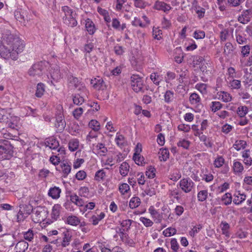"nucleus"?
Returning <instances> with one entry per match:
<instances>
[{
	"label": "nucleus",
	"mask_w": 252,
	"mask_h": 252,
	"mask_svg": "<svg viewBox=\"0 0 252 252\" xmlns=\"http://www.w3.org/2000/svg\"><path fill=\"white\" fill-rule=\"evenodd\" d=\"M25 44L19 37L9 31L3 33L0 41V56L5 60H16L24 50Z\"/></svg>",
	"instance_id": "nucleus-1"
},
{
	"label": "nucleus",
	"mask_w": 252,
	"mask_h": 252,
	"mask_svg": "<svg viewBox=\"0 0 252 252\" xmlns=\"http://www.w3.org/2000/svg\"><path fill=\"white\" fill-rule=\"evenodd\" d=\"M13 147L6 139H0V160H9L13 156Z\"/></svg>",
	"instance_id": "nucleus-2"
},
{
	"label": "nucleus",
	"mask_w": 252,
	"mask_h": 252,
	"mask_svg": "<svg viewBox=\"0 0 252 252\" xmlns=\"http://www.w3.org/2000/svg\"><path fill=\"white\" fill-rule=\"evenodd\" d=\"M46 70V63L41 61L34 63L29 69L28 73L31 76L39 77L45 73Z\"/></svg>",
	"instance_id": "nucleus-3"
},
{
	"label": "nucleus",
	"mask_w": 252,
	"mask_h": 252,
	"mask_svg": "<svg viewBox=\"0 0 252 252\" xmlns=\"http://www.w3.org/2000/svg\"><path fill=\"white\" fill-rule=\"evenodd\" d=\"M130 84L134 92L136 93L144 92L145 90L144 81L138 75L133 74L131 76Z\"/></svg>",
	"instance_id": "nucleus-4"
},
{
	"label": "nucleus",
	"mask_w": 252,
	"mask_h": 252,
	"mask_svg": "<svg viewBox=\"0 0 252 252\" xmlns=\"http://www.w3.org/2000/svg\"><path fill=\"white\" fill-rule=\"evenodd\" d=\"M179 186L186 193L190 192L194 186V183L189 178H185L180 180Z\"/></svg>",
	"instance_id": "nucleus-5"
},
{
	"label": "nucleus",
	"mask_w": 252,
	"mask_h": 252,
	"mask_svg": "<svg viewBox=\"0 0 252 252\" xmlns=\"http://www.w3.org/2000/svg\"><path fill=\"white\" fill-rule=\"evenodd\" d=\"M55 126L60 132L63 131L66 126V122L64 119V116L61 111H59L56 114V123Z\"/></svg>",
	"instance_id": "nucleus-6"
},
{
	"label": "nucleus",
	"mask_w": 252,
	"mask_h": 252,
	"mask_svg": "<svg viewBox=\"0 0 252 252\" xmlns=\"http://www.w3.org/2000/svg\"><path fill=\"white\" fill-rule=\"evenodd\" d=\"M68 81L69 84L73 85L74 88L78 90L82 91L84 93L87 91L85 86L81 83L77 78L70 75L68 76Z\"/></svg>",
	"instance_id": "nucleus-7"
},
{
	"label": "nucleus",
	"mask_w": 252,
	"mask_h": 252,
	"mask_svg": "<svg viewBox=\"0 0 252 252\" xmlns=\"http://www.w3.org/2000/svg\"><path fill=\"white\" fill-rule=\"evenodd\" d=\"M32 219L34 222H39L43 220L45 212L42 207H38L32 210Z\"/></svg>",
	"instance_id": "nucleus-8"
},
{
	"label": "nucleus",
	"mask_w": 252,
	"mask_h": 252,
	"mask_svg": "<svg viewBox=\"0 0 252 252\" xmlns=\"http://www.w3.org/2000/svg\"><path fill=\"white\" fill-rule=\"evenodd\" d=\"M77 14L75 12L68 17H63V20L64 24L68 27L73 28L77 25V21L76 19Z\"/></svg>",
	"instance_id": "nucleus-9"
},
{
	"label": "nucleus",
	"mask_w": 252,
	"mask_h": 252,
	"mask_svg": "<svg viewBox=\"0 0 252 252\" xmlns=\"http://www.w3.org/2000/svg\"><path fill=\"white\" fill-rule=\"evenodd\" d=\"M252 15V9H249L244 10L241 15L238 17V21L243 24H245L249 22L251 20Z\"/></svg>",
	"instance_id": "nucleus-10"
},
{
	"label": "nucleus",
	"mask_w": 252,
	"mask_h": 252,
	"mask_svg": "<svg viewBox=\"0 0 252 252\" xmlns=\"http://www.w3.org/2000/svg\"><path fill=\"white\" fill-rule=\"evenodd\" d=\"M91 84L94 88L98 90H104L106 89V85L103 79L100 77L94 78L91 81Z\"/></svg>",
	"instance_id": "nucleus-11"
},
{
	"label": "nucleus",
	"mask_w": 252,
	"mask_h": 252,
	"mask_svg": "<svg viewBox=\"0 0 252 252\" xmlns=\"http://www.w3.org/2000/svg\"><path fill=\"white\" fill-rule=\"evenodd\" d=\"M131 63L135 70L140 71L143 66V59L142 58H136L133 56L131 58Z\"/></svg>",
	"instance_id": "nucleus-12"
},
{
	"label": "nucleus",
	"mask_w": 252,
	"mask_h": 252,
	"mask_svg": "<svg viewBox=\"0 0 252 252\" xmlns=\"http://www.w3.org/2000/svg\"><path fill=\"white\" fill-rule=\"evenodd\" d=\"M45 146L52 150L57 149L59 146V143L58 140L53 137L47 139L45 142Z\"/></svg>",
	"instance_id": "nucleus-13"
},
{
	"label": "nucleus",
	"mask_w": 252,
	"mask_h": 252,
	"mask_svg": "<svg viewBox=\"0 0 252 252\" xmlns=\"http://www.w3.org/2000/svg\"><path fill=\"white\" fill-rule=\"evenodd\" d=\"M15 17L17 20L21 21H28L30 19V17L28 14V13L26 10H21V11H16L15 12Z\"/></svg>",
	"instance_id": "nucleus-14"
},
{
	"label": "nucleus",
	"mask_w": 252,
	"mask_h": 252,
	"mask_svg": "<svg viewBox=\"0 0 252 252\" xmlns=\"http://www.w3.org/2000/svg\"><path fill=\"white\" fill-rule=\"evenodd\" d=\"M61 192V189L59 187L55 186L50 189L48 194L53 199H57L60 197Z\"/></svg>",
	"instance_id": "nucleus-15"
},
{
	"label": "nucleus",
	"mask_w": 252,
	"mask_h": 252,
	"mask_svg": "<svg viewBox=\"0 0 252 252\" xmlns=\"http://www.w3.org/2000/svg\"><path fill=\"white\" fill-rule=\"evenodd\" d=\"M28 243L24 240H22L17 243L15 250L16 252H25L28 249Z\"/></svg>",
	"instance_id": "nucleus-16"
},
{
	"label": "nucleus",
	"mask_w": 252,
	"mask_h": 252,
	"mask_svg": "<svg viewBox=\"0 0 252 252\" xmlns=\"http://www.w3.org/2000/svg\"><path fill=\"white\" fill-rule=\"evenodd\" d=\"M93 150H96L97 154H99L101 156H105L108 151L107 148L105 146V145L101 143H98Z\"/></svg>",
	"instance_id": "nucleus-17"
},
{
	"label": "nucleus",
	"mask_w": 252,
	"mask_h": 252,
	"mask_svg": "<svg viewBox=\"0 0 252 252\" xmlns=\"http://www.w3.org/2000/svg\"><path fill=\"white\" fill-rule=\"evenodd\" d=\"M218 98L225 102H228L232 100V96L230 94L224 91L218 92L217 94Z\"/></svg>",
	"instance_id": "nucleus-18"
},
{
	"label": "nucleus",
	"mask_w": 252,
	"mask_h": 252,
	"mask_svg": "<svg viewBox=\"0 0 252 252\" xmlns=\"http://www.w3.org/2000/svg\"><path fill=\"white\" fill-rule=\"evenodd\" d=\"M250 150H246L242 152V158L244 159V162L245 165L249 166L252 165V159L250 157Z\"/></svg>",
	"instance_id": "nucleus-19"
},
{
	"label": "nucleus",
	"mask_w": 252,
	"mask_h": 252,
	"mask_svg": "<svg viewBox=\"0 0 252 252\" xmlns=\"http://www.w3.org/2000/svg\"><path fill=\"white\" fill-rule=\"evenodd\" d=\"M66 222L69 225L77 226L80 223V220L77 217L71 215L67 218Z\"/></svg>",
	"instance_id": "nucleus-20"
},
{
	"label": "nucleus",
	"mask_w": 252,
	"mask_h": 252,
	"mask_svg": "<svg viewBox=\"0 0 252 252\" xmlns=\"http://www.w3.org/2000/svg\"><path fill=\"white\" fill-rule=\"evenodd\" d=\"M169 152L166 149H160L158 152V159L160 161H165L169 158Z\"/></svg>",
	"instance_id": "nucleus-21"
},
{
	"label": "nucleus",
	"mask_w": 252,
	"mask_h": 252,
	"mask_svg": "<svg viewBox=\"0 0 252 252\" xmlns=\"http://www.w3.org/2000/svg\"><path fill=\"white\" fill-rule=\"evenodd\" d=\"M63 237L62 243V245L63 247L67 246L71 241V235L67 231H65L63 233Z\"/></svg>",
	"instance_id": "nucleus-22"
},
{
	"label": "nucleus",
	"mask_w": 252,
	"mask_h": 252,
	"mask_svg": "<svg viewBox=\"0 0 252 252\" xmlns=\"http://www.w3.org/2000/svg\"><path fill=\"white\" fill-rule=\"evenodd\" d=\"M246 141L242 140H236L233 144V147L237 151L241 149H244L247 146Z\"/></svg>",
	"instance_id": "nucleus-23"
},
{
	"label": "nucleus",
	"mask_w": 252,
	"mask_h": 252,
	"mask_svg": "<svg viewBox=\"0 0 252 252\" xmlns=\"http://www.w3.org/2000/svg\"><path fill=\"white\" fill-rule=\"evenodd\" d=\"M189 100L192 105H198L201 101V98L196 93H192L189 96Z\"/></svg>",
	"instance_id": "nucleus-24"
},
{
	"label": "nucleus",
	"mask_w": 252,
	"mask_h": 252,
	"mask_svg": "<svg viewBox=\"0 0 252 252\" xmlns=\"http://www.w3.org/2000/svg\"><path fill=\"white\" fill-rule=\"evenodd\" d=\"M51 76L52 79L54 80H58L61 78V74L58 66H56L51 71Z\"/></svg>",
	"instance_id": "nucleus-25"
},
{
	"label": "nucleus",
	"mask_w": 252,
	"mask_h": 252,
	"mask_svg": "<svg viewBox=\"0 0 252 252\" xmlns=\"http://www.w3.org/2000/svg\"><path fill=\"white\" fill-rule=\"evenodd\" d=\"M141 203L140 199L138 197H132L129 202V206L131 209L138 207Z\"/></svg>",
	"instance_id": "nucleus-26"
},
{
	"label": "nucleus",
	"mask_w": 252,
	"mask_h": 252,
	"mask_svg": "<svg viewBox=\"0 0 252 252\" xmlns=\"http://www.w3.org/2000/svg\"><path fill=\"white\" fill-rule=\"evenodd\" d=\"M129 169V165L126 162H123L120 167V173L123 176L127 175Z\"/></svg>",
	"instance_id": "nucleus-27"
},
{
	"label": "nucleus",
	"mask_w": 252,
	"mask_h": 252,
	"mask_svg": "<svg viewBox=\"0 0 252 252\" xmlns=\"http://www.w3.org/2000/svg\"><path fill=\"white\" fill-rule=\"evenodd\" d=\"M61 208V206L59 204H56L53 206L51 213L52 219L55 220H57L60 216Z\"/></svg>",
	"instance_id": "nucleus-28"
},
{
	"label": "nucleus",
	"mask_w": 252,
	"mask_h": 252,
	"mask_svg": "<svg viewBox=\"0 0 252 252\" xmlns=\"http://www.w3.org/2000/svg\"><path fill=\"white\" fill-rule=\"evenodd\" d=\"M132 158L135 163L138 165L144 166L146 163L144 157L140 154H133Z\"/></svg>",
	"instance_id": "nucleus-29"
},
{
	"label": "nucleus",
	"mask_w": 252,
	"mask_h": 252,
	"mask_svg": "<svg viewBox=\"0 0 252 252\" xmlns=\"http://www.w3.org/2000/svg\"><path fill=\"white\" fill-rule=\"evenodd\" d=\"M45 92V85L42 83L37 85L35 95L38 97H41Z\"/></svg>",
	"instance_id": "nucleus-30"
},
{
	"label": "nucleus",
	"mask_w": 252,
	"mask_h": 252,
	"mask_svg": "<svg viewBox=\"0 0 252 252\" xmlns=\"http://www.w3.org/2000/svg\"><path fill=\"white\" fill-rule=\"evenodd\" d=\"M79 145V140L77 139H73L71 140L68 143L69 149L71 151L74 152L78 148Z\"/></svg>",
	"instance_id": "nucleus-31"
},
{
	"label": "nucleus",
	"mask_w": 252,
	"mask_h": 252,
	"mask_svg": "<svg viewBox=\"0 0 252 252\" xmlns=\"http://www.w3.org/2000/svg\"><path fill=\"white\" fill-rule=\"evenodd\" d=\"M105 217V214L103 212L101 213L97 216L94 215L90 219V221L92 222V224L94 225H96L98 223V222L103 219Z\"/></svg>",
	"instance_id": "nucleus-32"
},
{
	"label": "nucleus",
	"mask_w": 252,
	"mask_h": 252,
	"mask_svg": "<svg viewBox=\"0 0 252 252\" xmlns=\"http://www.w3.org/2000/svg\"><path fill=\"white\" fill-rule=\"evenodd\" d=\"M62 170L64 174V177H66L67 175L70 172L71 166L68 164L67 162H62L60 164Z\"/></svg>",
	"instance_id": "nucleus-33"
},
{
	"label": "nucleus",
	"mask_w": 252,
	"mask_h": 252,
	"mask_svg": "<svg viewBox=\"0 0 252 252\" xmlns=\"http://www.w3.org/2000/svg\"><path fill=\"white\" fill-rule=\"evenodd\" d=\"M156 169L152 165L149 166L147 168L146 175L149 179H153L156 176Z\"/></svg>",
	"instance_id": "nucleus-34"
},
{
	"label": "nucleus",
	"mask_w": 252,
	"mask_h": 252,
	"mask_svg": "<svg viewBox=\"0 0 252 252\" xmlns=\"http://www.w3.org/2000/svg\"><path fill=\"white\" fill-rule=\"evenodd\" d=\"M208 190L206 189L199 191L197 193L198 200L200 202L205 201L208 197Z\"/></svg>",
	"instance_id": "nucleus-35"
},
{
	"label": "nucleus",
	"mask_w": 252,
	"mask_h": 252,
	"mask_svg": "<svg viewBox=\"0 0 252 252\" xmlns=\"http://www.w3.org/2000/svg\"><path fill=\"white\" fill-rule=\"evenodd\" d=\"M200 140L204 143V144L207 147L211 148L213 146V143L211 142L209 138H207V136L203 134H201L200 136H198Z\"/></svg>",
	"instance_id": "nucleus-36"
},
{
	"label": "nucleus",
	"mask_w": 252,
	"mask_h": 252,
	"mask_svg": "<svg viewBox=\"0 0 252 252\" xmlns=\"http://www.w3.org/2000/svg\"><path fill=\"white\" fill-rule=\"evenodd\" d=\"M248 112V108L246 106H239L237 110L238 115L241 118H243Z\"/></svg>",
	"instance_id": "nucleus-37"
},
{
	"label": "nucleus",
	"mask_w": 252,
	"mask_h": 252,
	"mask_svg": "<svg viewBox=\"0 0 252 252\" xmlns=\"http://www.w3.org/2000/svg\"><path fill=\"white\" fill-rule=\"evenodd\" d=\"M233 168L235 173H241L244 170L243 164L237 161H234Z\"/></svg>",
	"instance_id": "nucleus-38"
},
{
	"label": "nucleus",
	"mask_w": 252,
	"mask_h": 252,
	"mask_svg": "<svg viewBox=\"0 0 252 252\" xmlns=\"http://www.w3.org/2000/svg\"><path fill=\"white\" fill-rule=\"evenodd\" d=\"M222 107V104L219 101H212L210 104V109L213 112L220 110Z\"/></svg>",
	"instance_id": "nucleus-39"
},
{
	"label": "nucleus",
	"mask_w": 252,
	"mask_h": 252,
	"mask_svg": "<svg viewBox=\"0 0 252 252\" xmlns=\"http://www.w3.org/2000/svg\"><path fill=\"white\" fill-rule=\"evenodd\" d=\"M238 195L240 196L234 195V198L233 201V203L236 205H239L241 204L246 199V195L245 194L239 193Z\"/></svg>",
	"instance_id": "nucleus-40"
},
{
	"label": "nucleus",
	"mask_w": 252,
	"mask_h": 252,
	"mask_svg": "<svg viewBox=\"0 0 252 252\" xmlns=\"http://www.w3.org/2000/svg\"><path fill=\"white\" fill-rule=\"evenodd\" d=\"M89 126L94 132L98 131L100 129V125L98 121L95 120H91Z\"/></svg>",
	"instance_id": "nucleus-41"
},
{
	"label": "nucleus",
	"mask_w": 252,
	"mask_h": 252,
	"mask_svg": "<svg viewBox=\"0 0 252 252\" xmlns=\"http://www.w3.org/2000/svg\"><path fill=\"white\" fill-rule=\"evenodd\" d=\"M171 7L164 2H158V10H162L165 13H167L170 9Z\"/></svg>",
	"instance_id": "nucleus-42"
},
{
	"label": "nucleus",
	"mask_w": 252,
	"mask_h": 252,
	"mask_svg": "<svg viewBox=\"0 0 252 252\" xmlns=\"http://www.w3.org/2000/svg\"><path fill=\"white\" fill-rule=\"evenodd\" d=\"M73 101L75 104L80 105L84 102V98L80 94H77L73 96Z\"/></svg>",
	"instance_id": "nucleus-43"
},
{
	"label": "nucleus",
	"mask_w": 252,
	"mask_h": 252,
	"mask_svg": "<svg viewBox=\"0 0 252 252\" xmlns=\"http://www.w3.org/2000/svg\"><path fill=\"white\" fill-rule=\"evenodd\" d=\"M234 50V47L230 42H227L225 44L223 53L228 56L231 52Z\"/></svg>",
	"instance_id": "nucleus-44"
},
{
	"label": "nucleus",
	"mask_w": 252,
	"mask_h": 252,
	"mask_svg": "<svg viewBox=\"0 0 252 252\" xmlns=\"http://www.w3.org/2000/svg\"><path fill=\"white\" fill-rule=\"evenodd\" d=\"M194 10L199 19H201L204 16L205 9L204 8L199 6L195 5Z\"/></svg>",
	"instance_id": "nucleus-45"
},
{
	"label": "nucleus",
	"mask_w": 252,
	"mask_h": 252,
	"mask_svg": "<svg viewBox=\"0 0 252 252\" xmlns=\"http://www.w3.org/2000/svg\"><path fill=\"white\" fill-rule=\"evenodd\" d=\"M106 173L103 169L98 170L95 174L94 180L97 181H100L104 179Z\"/></svg>",
	"instance_id": "nucleus-46"
},
{
	"label": "nucleus",
	"mask_w": 252,
	"mask_h": 252,
	"mask_svg": "<svg viewBox=\"0 0 252 252\" xmlns=\"http://www.w3.org/2000/svg\"><path fill=\"white\" fill-rule=\"evenodd\" d=\"M222 201L225 205L231 204L232 202V196L231 193L228 192L225 193L222 197Z\"/></svg>",
	"instance_id": "nucleus-47"
},
{
	"label": "nucleus",
	"mask_w": 252,
	"mask_h": 252,
	"mask_svg": "<svg viewBox=\"0 0 252 252\" xmlns=\"http://www.w3.org/2000/svg\"><path fill=\"white\" fill-rule=\"evenodd\" d=\"M222 227L221 228L222 234L224 235L227 237H229L230 234L228 231L229 228V225L226 222H222Z\"/></svg>",
	"instance_id": "nucleus-48"
},
{
	"label": "nucleus",
	"mask_w": 252,
	"mask_h": 252,
	"mask_svg": "<svg viewBox=\"0 0 252 252\" xmlns=\"http://www.w3.org/2000/svg\"><path fill=\"white\" fill-rule=\"evenodd\" d=\"M130 189L129 185L126 183L121 184L119 188V190L122 194L124 195L127 193Z\"/></svg>",
	"instance_id": "nucleus-49"
},
{
	"label": "nucleus",
	"mask_w": 252,
	"mask_h": 252,
	"mask_svg": "<svg viewBox=\"0 0 252 252\" xmlns=\"http://www.w3.org/2000/svg\"><path fill=\"white\" fill-rule=\"evenodd\" d=\"M115 141L116 144L120 147L124 146L125 143V139L123 135L121 134H118L117 133V136L115 138Z\"/></svg>",
	"instance_id": "nucleus-50"
},
{
	"label": "nucleus",
	"mask_w": 252,
	"mask_h": 252,
	"mask_svg": "<svg viewBox=\"0 0 252 252\" xmlns=\"http://www.w3.org/2000/svg\"><path fill=\"white\" fill-rule=\"evenodd\" d=\"M202 228V225L200 224L197 226H194L193 228L189 231V234L190 236L193 237Z\"/></svg>",
	"instance_id": "nucleus-51"
},
{
	"label": "nucleus",
	"mask_w": 252,
	"mask_h": 252,
	"mask_svg": "<svg viewBox=\"0 0 252 252\" xmlns=\"http://www.w3.org/2000/svg\"><path fill=\"white\" fill-rule=\"evenodd\" d=\"M62 11L64 13V16L63 17L69 16L75 12L73 9L67 6H62Z\"/></svg>",
	"instance_id": "nucleus-52"
},
{
	"label": "nucleus",
	"mask_w": 252,
	"mask_h": 252,
	"mask_svg": "<svg viewBox=\"0 0 252 252\" xmlns=\"http://www.w3.org/2000/svg\"><path fill=\"white\" fill-rule=\"evenodd\" d=\"M193 36L196 39H203L205 36V33L201 30H196L193 32Z\"/></svg>",
	"instance_id": "nucleus-53"
},
{
	"label": "nucleus",
	"mask_w": 252,
	"mask_h": 252,
	"mask_svg": "<svg viewBox=\"0 0 252 252\" xmlns=\"http://www.w3.org/2000/svg\"><path fill=\"white\" fill-rule=\"evenodd\" d=\"M164 100L166 102H171L174 97V93L171 91H167L164 95Z\"/></svg>",
	"instance_id": "nucleus-54"
},
{
	"label": "nucleus",
	"mask_w": 252,
	"mask_h": 252,
	"mask_svg": "<svg viewBox=\"0 0 252 252\" xmlns=\"http://www.w3.org/2000/svg\"><path fill=\"white\" fill-rule=\"evenodd\" d=\"M97 137V134L96 132L91 131L86 137V141L87 144L91 145L93 139H96Z\"/></svg>",
	"instance_id": "nucleus-55"
},
{
	"label": "nucleus",
	"mask_w": 252,
	"mask_h": 252,
	"mask_svg": "<svg viewBox=\"0 0 252 252\" xmlns=\"http://www.w3.org/2000/svg\"><path fill=\"white\" fill-rule=\"evenodd\" d=\"M176 232V229L174 228L169 227L163 231V234L165 237H169L175 234Z\"/></svg>",
	"instance_id": "nucleus-56"
},
{
	"label": "nucleus",
	"mask_w": 252,
	"mask_h": 252,
	"mask_svg": "<svg viewBox=\"0 0 252 252\" xmlns=\"http://www.w3.org/2000/svg\"><path fill=\"white\" fill-rule=\"evenodd\" d=\"M190 142L186 139H181L177 143L178 147H183L185 149H188L190 145Z\"/></svg>",
	"instance_id": "nucleus-57"
},
{
	"label": "nucleus",
	"mask_w": 252,
	"mask_h": 252,
	"mask_svg": "<svg viewBox=\"0 0 252 252\" xmlns=\"http://www.w3.org/2000/svg\"><path fill=\"white\" fill-rule=\"evenodd\" d=\"M34 234L33 231L29 230L28 231L24 233V238L25 240L30 242L32 241L33 239Z\"/></svg>",
	"instance_id": "nucleus-58"
},
{
	"label": "nucleus",
	"mask_w": 252,
	"mask_h": 252,
	"mask_svg": "<svg viewBox=\"0 0 252 252\" xmlns=\"http://www.w3.org/2000/svg\"><path fill=\"white\" fill-rule=\"evenodd\" d=\"M196 88L202 94H206L207 93V85L205 84H197Z\"/></svg>",
	"instance_id": "nucleus-59"
},
{
	"label": "nucleus",
	"mask_w": 252,
	"mask_h": 252,
	"mask_svg": "<svg viewBox=\"0 0 252 252\" xmlns=\"http://www.w3.org/2000/svg\"><path fill=\"white\" fill-rule=\"evenodd\" d=\"M250 46L246 45L241 47V54L243 57H247L250 52Z\"/></svg>",
	"instance_id": "nucleus-60"
},
{
	"label": "nucleus",
	"mask_w": 252,
	"mask_h": 252,
	"mask_svg": "<svg viewBox=\"0 0 252 252\" xmlns=\"http://www.w3.org/2000/svg\"><path fill=\"white\" fill-rule=\"evenodd\" d=\"M181 177V173L178 170L173 171V173L171 175L170 179L173 181H177Z\"/></svg>",
	"instance_id": "nucleus-61"
},
{
	"label": "nucleus",
	"mask_w": 252,
	"mask_h": 252,
	"mask_svg": "<svg viewBox=\"0 0 252 252\" xmlns=\"http://www.w3.org/2000/svg\"><path fill=\"white\" fill-rule=\"evenodd\" d=\"M224 162V158L221 156H220L215 159L214 164L216 167L219 168L222 166Z\"/></svg>",
	"instance_id": "nucleus-62"
},
{
	"label": "nucleus",
	"mask_w": 252,
	"mask_h": 252,
	"mask_svg": "<svg viewBox=\"0 0 252 252\" xmlns=\"http://www.w3.org/2000/svg\"><path fill=\"white\" fill-rule=\"evenodd\" d=\"M86 28L90 34H93L95 32L94 26L93 22H87L86 24Z\"/></svg>",
	"instance_id": "nucleus-63"
},
{
	"label": "nucleus",
	"mask_w": 252,
	"mask_h": 252,
	"mask_svg": "<svg viewBox=\"0 0 252 252\" xmlns=\"http://www.w3.org/2000/svg\"><path fill=\"white\" fill-rule=\"evenodd\" d=\"M83 112V109L81 107L75 109L73 112V115L76 119H79Z\"/></svg>",
	"instance_id": "nucleus-64"
}]
</instances>
